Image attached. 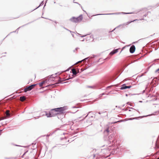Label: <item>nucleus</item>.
Segmentation results:
<instances>
[{"instance_id":"obj_21","label":"nucleus","mask_w":159,"mask_h":159,"mask_svg":"<svg viewBox=\"0 0 159 159\" xmlns=\"http://www.w3.org/2000/svg\"><path fill=\"white\" fill-rule=\"evenodd\" d=\"M131 13H126V14H130Z\"/></svg>"},{"instance_id":"obj_20","label":"nucleus","mask_w":159,"mask_h":159,"mask_svg":"<svg viewBox=\"0 0 159 159\" xmlns=\"http://www.w3.org/2000/svg\"><path fill=\"white\" fill-rule=\"evenodd\" d=\"M158 70H159V69H157V71Z\"/></svg>"},{"instance_id":"obj_5","label":"nucleus","mask_w":159,"mask_h":159,"mask_svg":"<svg viewBox=\"0 0 159 159\" xmlns=\"http://www.w3.org/2000/svg\"><path fill=\"white\" fill-rule=\"evenodd\" d=\"M135 47L134 45H132L130 48L129 51L130 53H133L135 51Z\"/></svg>"},{"instance_id":"obj_12","label":"nucleus","mask_w":159,"mask_h":159,"mask_svg":"<svg viewBox=\"0 0 159 159\" xmlns=\"http://www.w3.org/2000/svg\"><path fill=\"white\" fill-rule=\"evenodd\" d=\"M109 132V127H108L107 129H105L104 131V133H107V134H108Z\"/></svg>"},{"instance_id":"obj_2","label":"nucleus","mask_w":159,"mask_h":159,"mask_svg":"<svg viewBox=\"0 0 159 159\" xmlns=\"http://www.w3.org/2000/svg\"><path fill=\"white\" fill-rule=\"evenodd\" d=\"M57 113L58 114H60L63 113V112L67 109L68 108L66 106H64L62 107L56 108Z\"/></svg>"},{"instance_id":"obj_7","label":"nucleus","mask_w":159,"mask_h":159,"mask_svg":"<svg viewBox=\"0 0 159 159\" xmlns=\"http://www.w3.org/2000/svg\"><path fill=\"white\" fill-rule=\"evenodd\" d=\"M72 72L73 75H76L77 73L76 70V69L73 68L71 70Z\"/></svg>"},{"instance_id":"obj_4","label":"nucleus","mask_w":159,"mask_h":159,"mask_svg":"<svg viewBox=\"0 0 159 159\" xmlns=\"http://www.w3.org/2000/svg\"><path fill=\"white\" fill-rule=\"evenodd\" d=\"M52 116H55L57 115H58L57 111L56 108L51 109V111Z\"/></svg>"},{"instance_id":"obj_16","label":"nucleus","mask_w":159,"mask_h":159,"mask_svg":"<svg viewBox=\"0 0 159 159\" xmlns=\"http://www.w3.org/2000/svg\"><path fill=\"white\" fill-rule=\"evenodd\" d=\"M130 111L132 112H135V110L133 109H132L131 110H130Z\"/></svg>"},{"instance_id":"obj_11","label":"nucleus","mask_w":159,"mask_h":159,"mask_svg":"<svg viewBox=\"0 0 159 159\" xmlns=\"http://www.w3.org/2000/svg\"><path fill=\"white\" fill-rule=\"evenodd\" d=\"M89 159H97V158L95 157V155L93 154L89 157Z\"/></svg>"},{"instance_id":"obj_9","label":"nucleus","mask_w":159,"mask_h":159,"mask_svg":"<svg viewBox=\"0 0 159 159\" xmlns=\"http://www.w3.org/2000/svg\"><path fill=\"white\" fill-rule=\"evenodd\" d=\"M46 115L48 117H52V116L51 111H50L49 113H46Z\"/></svg>"},{"instance_id":"obj_17","label":"nucleus","mask_w":159,"mask_h":159,"mask_svg":"<svg viewBox=\"0 0 159 159\" xmlns=\"http://www.w3.org/2000/svg\"><path fill=\"white\" fill-rule=\"evenodd\" d=\"M120 121H117V122H115L114 123H116L117 122H119Z\"/></svg>"},{"instance_id":"obj_10","label":"nucleus","mask_w":159,"mask_h":159,"mask_svg":"<svg viewBox=\"0 0 159 159\" xmlns=\"http://www.w3.org/2000/svg\"><path fill=\"white\" fill-rule=\"evenodd\" d=\"M118 52V49H116L113 51L111 52L110 53V54L111 55H113L114 54Z\"/></svg>"},{"instance_id":"obj_22","label":"nucleus","mask_w":159,"mask_h":159,"mask_svg":"<svg viewBox=\"0 0 159 159\" xmlns=\"http://www.w3.org/2000/svg\"><path fill=\"white\" fill-rule=\"evenodd\" d=\"M157 159H159V157H158V158H157Z\"/></svg>"},{"instance_id":"obj_13","label":"nucleus","mask_w":159,"mask_h":159,"mask_svg":"<svg viewBox=\"0 0 159 159\" xmlns=\"http://www.w3.org/2000/svg\"><path fill=\"white\" fill-rule=\"evenodd\" d=\"M45 83V81H43L42 82H41V83H39V86L40 87L42 86H43V84Z\"/></svg>"},{"instance_id":"obj_6","label":"nucleus","mask_w":159,"mask_h":159,"mask_svg":"<svg viewBox=\"0 0 159 159\" xmlns=\"http://www.w3.org/2000/svg\"><path fill=\"white\" fill-rule=\"evenodd\" d=\"M131 87V86L129 85V86H126L125 84H123L122 85V86L120 88L121 89H124L127 88H130Z\"/></svg>"},{"instance_id":"obj_1","label":"nucleus","mask_w":159,"mask_h":159,"mask_svg":"<svg viewBox=\"0 0 159 159\" xmlns=\"http://www.w3.org/2000/svg\"><path fill=\"white\" fill-rule=\"evenodd\" d=\"M83 19L82 15H80L77 17H72L70 19V20L72 22L78 23L81 21Z\"/></svg>"},{"instance_id":"obj_18","label":"nucleus","mask_w":159,"mask_h":159,"mask_svg":"<svg viewBox=\"0 0 159 159\" xmlns=\"http://www.w3.org/2000/svg\"><path fill=\"white\" fill-rule=\"evenodd\" d=\"M2 130H0V135L1 134Z\"/></svg>"},{"instance_id":"obj_15","label":"nucleus","mask_w":159,"mask_h":159,"mask_svg":"<svg viewBox=\"0 0 159 159\" xmlns=\"http://www.w3.org/2000/svg\"><path fill=\"white\" fill-rule=\"evenodd\" d=\"M9 110H7L6 112V114L7 116H9L10 115V113H9Z\"/></svg>"},{"instance_id":"obj_19","label":"nucleus","mask_w":159,"mask_h":159,"mask_svg":"<svg viewBox=\"0 0 159 159\" xmlns=\"http://www.w3.org/2000/svg\"><path fill=\"white\" fill-rule=\"evenodd\" d=\"M82 61H83V60L81 61H79L78 63L80 62H82Z\"/></svg>"},{"instance_id":"obj_3","label":"nucleus","mask_w":159,"mask_h":159,"mask_svg":"<svg viewBox=\"0 0 159 159\" xmlns=\"http://www.w3.org/2000/svg\"><path fill=\"white\" fill-rule=\"evenodd\" d=\"M36 85V84H32L28 87H26L24 89V92H26L27 91L31 90L35 87Z\"/></svg>"},{"instance_id":"obj_8","label":"nucleus","mask_w":159,"mask_h":159,"mask_svg":"<svg viewBox=\"0 0 159 159\" xmlns=\"http://www.w3.org/2000/svg\"><path fill=\"white\" fill-rule=\"evenodd\" d=\"M25 99L26 97L24 96L20 97V100L22 102L24 101L25 100Z\"/></svg>"},{"instance_id":"obj_14","label":"nucleus","mask_w":159,"mask_h":159,"mask_svg":"<svg viewBox=\"0 0 159 159\" xmlns=\"http://www.w3.org/2000/svg\"><path fill=\"white\" fill-rule=\"evenodd\" d=\"M52 21V24L54 25L55 26L57 24V22L56 21H53L52 20H50Z\"/></svg>"}]
</instances>
